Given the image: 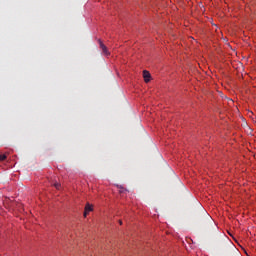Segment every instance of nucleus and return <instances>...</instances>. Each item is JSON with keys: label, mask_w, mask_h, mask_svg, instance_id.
<instances>
[{"label": "nucleus", "mask_w": 256, "mask_h": 256, "mask_svg": "<svg viewBox=\"0 0 256 256\" xmlns=\"http://www.w3.org/2000/svg\"><path fill=\"white\" fill-rule=\"evenodd\" d=\"M54 187H55L56 189H59V188L61 187V184L56 183V184H54Z\"/></svg>", "instance_id": "obj_5"}, {"label": "nucleus", "mask_w": 256, "mask_h": 256, "mask_svg": "<svg viewBox=\"0 0 256 256\" xmlns=\"http://www.w3.org/2000/svg\"><path fill=\"white\" fill-rule=\"evenodd\" d=\"M120 193H125V190H123V188L120 190Z\"/></svg>", "instance_id": "obj_6"}, {"label": "nucleus", "mask_w": 256, "mask_h": 256, "mask_svg": "<svg viewBox=\"0 0 256 256\" xmlns=\"http://www.w3.org/2000/svg\"><path fill=\"white\" fill-rule=\"evenodd\" d=\"M90 211H93V206L87 203L85 206L84 217H87V214L90 213Z\"/></svg>", "instance_id": "obj_3"}, {"label": "nucleus", "mask_w": 256, "mask_h": 256, "mask_svg": "<svg viewBox=\"0 0 256 256\" xmlns=\"http://www.w3.org/2000/svg\"><path fill=\"white\" fill-rule=\"evenodd\" d=\"M98 42H99V45H100V49H102V52L105 55H109V50L107 49V46H105V44H103V41L98 40Z\"/></svg>", "instance_id": "obj_2"}, {"label": "nucleus", "mask_w": 256, "mask_h": 256, "mask_svg": "<svg viewBox=\"0 0 256 256\" xmlns=\"http://www.w3.org/2000/svg\"><path fill=\"white\" fill-rule=\"evenodd\" d=\"M5 159H7V155L5 154L0 155V161H5Z\"/></svg>", "instance_id": "obj_4"}, {"label": "nucleus", "mask_w": 256, "mask_h": 256, "mask_svg": "<svg viewBox=\"0 0 256 256\" xmlns=\"http://www.w3.org/2000/svg\"><path fill=\"white\" fill-rule=\"evenodd\" d=\"M143 77H144L145 83H149L151 81V73H149V71L144 70Z\"/></svg>", "instance_id": "obj_1"}, {"label": "nucleus", "mask_w": 256, "mask_h": 256, "mask_svg": "<svg viewBox=\"0 0 256 256\" xmlns=\"http://www.w3.org/2000/svg\"><path fill=\"white\" fill-rule=\"evenodd\" d=\"M119 224H120V225H123V221L119 220Z\"/></svg>", "instance_id": "obj_7"}]
</instances>
